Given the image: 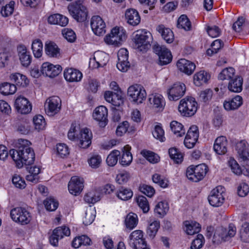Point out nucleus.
Returning <instances> with one entry per match:
<instances>
[{"mask_svg":"<svg viewBox=\"0 0 249 249\" xmlns=\"http://www.w3.org/2000/svg\"><path fill=\"white\" fill-rule=\"evenodd\" d=\"M243 79L237 75L231 80L228 84V89L233 92H240L242 90Z\"/></svg>","mask_w":249,"mask_h":249,"instance_id":"7c9ffc66","label":"nucleus"},{"mask_svg":"<svg viewBox=\"0 0 249 249\" xmlns=\"http://www.w3.org/2000/svg\"><path fill=\"white\" fill-rule=\"evenodd\" d=\"M138 219L136 214L133 213L132 215L128 214L125 219V224L127 228L132 230L137 225Z\"/></svg>","mask_w":249,"mask_h":249,"instance_id":"de8ad7c7","label":"nucleus"},{"mask_svg":"<svg viewBox=\"0 0 249 249\" xmlns=\"http://www.w3.org/2000/svg\"><path fill=\"white\" fill-rule=\"evenodd\" d=\"M177 27L178 28L183 29L185 31L191 29V23L187 16L182 15L178 20Z\"/></svg>","mask_w":249,"mask_h":249,"instance_id":"79ce46f5","label":"nucleus"},{"mask_svg":"<svg viewBox=\"0 0 249 249\" xmlns=\"http://www.w3.org/2000/svg\"><path fill=\"white\" fill-rule=\"evenodd\" d=\"M101 162V158L98 155H93L88 160L89 164L92 168H98L100 166Z\"/></svg>","mask_w":249,"mask_h":249,"instance_id":"13d9d810","label":"nucleus"},{"mask_svg":"<svg viewBox=\"0 0 249 249\" xmlns=\"http://www.w3.org/2000/svg\"><path fill=\"white\" fill-rule=\"evenodd\" d=\"M116 194L118 198L125 201L132 197L133 192L130 189L121 187Z\"/></svg>","mask_w":249,"mask_h":249,"instance_id":"ea45409f","label":"nucleus"},{"mask_svg":"<svg viewBox=\"0 0 249 249\" xmlns=\"http://www.w3.org/2000/svg\"><path fill=\"white\" fill-rule=\"evenodd\" d=\"M224 191L222 186H219L213 189L208 196L209 203L213 207H219L223 203L225 198L223 196Z\"/></svg>","mask_w":249,"mask_h":249,"instance_id":"4468645a","label":"nucleus"},{"mask_svg":"<svg viewBox=\"0 0 249 249\" xmlns=\"http://www.w3.org/2000/svg\"><path fill=\"white\" fill-rule=\"evenodd\" d=\"M131 147L126 145L124 146L123 153L120 160V163L123 166H128L132 162V155L130 152Z\"/></svg>","mask_w":249,"mask_h":249,"instance_id":"f704fd0d","label":"nucleus"},{"mask_svg":"<svg viewBox=\"0 0 249 249\" xmlns=\"http://www.w3.org/2000/svg\"><path fill=\"white\" fill-rule=\"evenodd\" d=\"M177 66L181 71L188 75L193 73L196 67L194 63L185 59L179 60Z\"/></svg>","mask_w":249,"mask_h":249,"instance_id":"4be33fe9","label":"nucleus"},{"mask_svg":"<svg viewBox=\"0 0 249 249\" xmlns=\"http://www.w3.org/2000/svg\"><path fill=\"white\" fill-rule=\"evenodd\" d=\"M210 78V75L205 71H200L194 76V83L196 86L199 87L206 83Z\"/></svg>","mask_w":249,"mask_h":249,"instance_id":"c9c22d12","label":"nucleus"},{"mask_svg":"<svg viewBox=\"0 0 249 249\" xmlns=\"http://www.w3.org/2000/svg\"><path fill=\"white\" fill-rule=\"evenodd\" d=\"M12 182L17 188L23 189L26 187L25 181L21 177L18 175H15L12 178Z\"/></svg>","mask_w":249,"mask_h":249,"instance_id":"052dcab7","label":"nucleus"},{"mask_svg":"<svg viewBox=\"0 0 249 249\" xmlns=\"http://www.w3.org/2000/svg\"><path fill=\"white\" fill-rule=\"evenodd\" d=\"M92 134L90 130L87 128L82 129L78 136L79 146L81 148H87L91 143Z\"/></svg>","mask_w":249,"mask_h":249,"instance_id":"6ab92c4d","label":"nucleus"},{"mask_svg":"<svg viewBox=\"0 0 249 249\" xmlns=\"http://www.w3.org/2000/svg\"><path fill=\"white\" fill-rule=\"evenodd\" d=\"M107 109L103 106L97 107L93 113V118L99 122L101 127H104L107 124Z\"/></svg>","mask_w":249,"mask_h":249,"instance_id":"f3484780","label":"nucleus"},{"mask_svg":"<svg viewBox=\"0 0 249 249\" xmlns=\"http://www.w3.org/2000/svg\"><path fill=\"white\" fill-rule=\"evenodd\" d=\"M84 188V181L78 177H71L68 184V189L70 193L74 196L78 195Z\"/></svg>","mask_w":249,"mask_h":249,"instance_id":"aec40b11","label":"nucleus"},{"mask_svg":"<svg viewBox=\"0 0 249 249\" xmlns=\"http://www.w3.org/2000/svg\"><path fill=\"white\" fill-rule=\"evenodd\" d=\"M56 152L57 155L62 158L67 157L69 154V148L64 143H59L56 145Z\"/></svg>","mask_w":249,"mask_h":249,"instance_id":"6e6d98bb","label":"nucleus"},{"mask_svg":"<svg viewBox=\"0 0 249 249\" xmlns=\"http://www.w3.org/2000/svg\"><path fill=\"white\" fill-rule=\"evenodd\" d=\"M53 233L61 239L64 237V236H69L70 235L71 231L68 227L62 226L55 228L53 231Z\"/></svg>","mask_w":249,"mask_h":249,"instance_id":"603ef678","label":"nucleus"},{"mask_svg":"<svg viewBox=\"0 0 249 249\" xmlns=\"http://www.w3.org/2000/svg\"><path fill=\"white\" fill-rule=\"evenodd\" d=\"M178 109L182 116L191 117L196 113L197 103L193 97L185 98L180 100Z\"/></svg>","mask_w":249,"mask_h":249,"instance_id":"39448f33","label":"nucleus"},{"mask_svg":"<svg viewBox=\"0 0 249 249\" xmlns=\"http://www.w3.org/2000/svg\"><path fill=\"white\" fill-rule=\"evenodd\" d=\"M35 128L38 131L43 129L46 126V122L43 116L38 115L33 118Z\"/></svg>","mask_w":249,"mask_h":249,"instance_id":"864d4df0","label":"nucleus"},{"mask_svg":"<svg viewBox=\"0 0 249 249\" xmlns=\"http://www.w3.org/2000/svg\"><path fill=\"white\" fill-rule=\"evenodd\" d=\"M10 80L18 88H25L29 83V80L25 75L19 72L13 73L10 74Z\"/></svg>","mask_w":249,"mask_h":249,"instance_id":"5701e85b","label":"nucleus"},{"mask_svg":"<svg viewBox=\"0 0 249 249\" xmlns=\"http://www.w3.org/2000/svg\"><path fill=\"white\" fill-rule=\"evenodd\" d=\"M160 227V222L155 221L151 223L147 230V235L153 239L157 234V232Z\"/></svg>","mask_w":249,"mask_h":249,"instance_id":"3c124183","label":"nucleus"},{"mask_svg":"<svg viewBox=\"0 0 249 249\" xmlns=\"http://www.w3.org/2000/svg\"><path fill=\"white\" fill-rule=\"evenodd\" d=\"M46 53L50 57H58L60 56V49L53 42L46 43L45 45Z\"/></svg>","mask_w":249,"mask_h":249,"instance_id":"72a5a7b5","label":"nucleus"},{"mask_svg":"<svg viewBox=\"0 0 249 249\" xmlns=\"http://www.w3.org/2000/svg\"><path fill=\"white\" fill-rule=\"evenodd\" d=\"M154 138L159 140L160 141L163 142L164 139V131L162 127L159 125L155 126L154 130L152 132Z\"/></svg>","mask_w":249,"mask_h":249,"instance_id":"0e129e2a","label":"nucleus"},{"mask_svg":"<svg viewBox=\"0 0 249 249\" xmlns=\"http://www.w3.org/2000/svg\"><path fill=\"white\" fill-rule=\"evenodd\" d=\"M169 154L170 158L176 163H180L183 159L182 154L176 148H171L169 149Z\"/></svg>","mask_w":249,"mask_h":249,"instance_id":"37998d69","label":"nucleus"},{"mask_svg":"<svg viewBox=\"0 0 249 249\" xmlns=\"http://www.w3.org/2000/svg\"><path fill=\"white\" fill-rule=\"evenodd\" d=\"M204 237L201 234L197 235V238L193 240L191 246V249H200L204 243Z\"/></svg>","mask_w":249,"mask_h":249,"instance_id":"680f3d73","label":"nucleus"},{"mask_svg":"<svg viewBox=\"0 0 249 249\" xmlns=\"http://www.w3.org/2000/svg\"><path fill=\"white\" fill-rule=\"evenodd\" d=\"M154 52L159 56V64L165 65L170 63L172 55L170 51L163 46L155 44L153 46Z\"/></svg>","mask_w":249,"mask_h":249,"instance_id":"9b49d317","label":"nucleus"},{"mask_svg":"<svg viewBox=\"0 0 249 249\" xmlns=\"http://www.w3.org/2000/svg\"><path fill=\"white\" fill-rule=\"evenodd\" d=\"M185 91V84L180 82L176 83L167 90L168 98L171 101H177L184 95Z\"/></svg>","mask_w":249,"mask_h":249,"instance_id":"ddd939ff","label":"nucleus"},{"mask_svg":"<svg viewBox=\"0 0 249 249\" xmlns=\"http://www.w3.org/2000/svg\"><path fill=\"white\" fill-rule=\"evenodd\" d=\"M48 22L50 24H57L61 26H66L68 22V18L59 14L50 16L48 18Z\"/></svg>","mask_w":249,"mask_h":249,"instance_id":"c756f323","label":"nucleus"},{"mask_svg":"<svg viewBox=\"0 0 249 249\" xmlns=\"http://www.w3.org/2000/svg\"><path fill=\"white\" fill-rule=\"evenodd\" d=\"M249 192V187L248 185L245 182L240 183L237 188L238 195L240 196L244 197L247 195Z\"/></svg>","mask_w":249,"mask_h":249,"instance_id":"774afa93","label":"nucleus"},{"mask_svg":"<svg viewBox=\"0 0 249 249\" xmlns=\"http://www.w3.org/2000/svg\"><path fill=\"white\" fill-rule=\"evenodd\" d=\"M82 76V73L79 71L73 68L66 69L64 71L65 79L70 82L80 81Z\"/></svg>","mask_w":249,"mask_h":249,"instance_id":"393cba45","label":"nucleus"},{"mask_svg":"<svg viewBox=\"0 0 249 249\" xmlns=\"http://www.w3.org/2000/svg\"><path fill=\"white\" fill-rule=\"evenodd\" d=\"M235 150L240 158L243 160H248L249 153L248 144L246 141L242 140L239 142H237L235 146Z\"/></svg>","mask_w":249,"mask_h":249,"instance_id":"bb28decb","label":"nucleus"},{"mask_svg":"<svg viewBox=\"0 0 249 249\" xmlns=\"http://www.w3.org/2000/svg\"><path fill=\"white\" fill-rule=\"evenodd\" d=\"M152 35L145 30L137 31L133 38V46L141 52H146L151 46Z\"/></svg>","mask_w":249,"mask_h":249,"instance_id":"f03ea898","label":"nucleus"},{"mask_svg":"<svg viewBox=\"0 0 249 249\" xmlns=\"http://www.w3.org/2000/svg\"><path fill=\"white\" fill-rule=\"evenodd\" d=\"M120 155V152L118 150L112 151L107 156L106 161L109 166H114L117 163L118 157Z\"/></svg>","mask_w":249,"mask_h":249,"instance_id":"8fccbe9b","label":"nucleus"},{"mask_svg":"<svg viewBox=\"0 0 249 249\" xmlns=\"http://www.w3.org/2000/svg\"><path fill=\"white\" fill-rule=\"evenodd\" d=\"M228 142L224 136H220L216 139L213 145V149L218 155H224L227 152Z\"/></svg>","mask_w":249,"mask_h":249,"instance_id":"b1692460","label":"nucleus"},{"mask_svg":"<svg viewBox=\"0 0 249 249\" xmlns=\"http://www.w3.org/2000/svg\"><path fill=\"white\" fill-rule=\"evenodd\" d=\"M223 46L224 43L221 40L216 39L212 43L211 49H208L206 53L208 55L212 56L213 54L216 53Z\"/></svg>","mask_w":249,"mask_h":249,"instance_id":"a18cd8bd","label":"nucleus"},{"mask_svg":"<svg viewBox=\"0 0 249 249\" xmlns=\"http://www.w3.org/2000/svg\"><path fill=\"white\" fill-rule=\"evenodd\" d=\"M27 140L20 139L17 144L16 148L9 151L10 156L15 162L18 168H21L23 165H29L34 163L35 154L33 149L29 147Z\"/></svg>","mask_w":249,"mask_h":249,"instance_id":"f257e3e1","label":"nucleus"},{"mask_svg":"<svg viewBox=\"0 0 249 249\" xmlns=\"http://www.w3.org/2000/svg\"><path fill=\"white\" fill-rule=\"evenodd\" d=\"M150 103L153 105V107L157 109V111H161L163 109L165 102L163 97L160 94L152 95L149 98Z\"/></svg>","mask_w":249,"mask_h":249,"instance_id":"473e14b6","label":"nucleus"},{"mask_svg":"<svg viewBox=\"0 0 249 249\" xmlns=\"http://www.w3.org/2000/svg\"><path fill=\"white\" fill-rule=\"evenodd\" d=\"M139 206L142 210L144 213H147L149 210V205L147 198L142 196H139L137 198Z\"/></svg>","mask_w":249,"mask_h":249,"instance_id":"5fc2aeb1","label":"nucleus"},{"mask_svg":"<svg viewBox=\"0 0 249 249\" xmlns=\"http://www.w3.org/2000/svg\"><path fill=\"white\" fill-rule=\"evenodd\" d=\"M10 216L13 221L21 225L28 224L31 219L30 213L23 207H16L12 209Z\"/></svg>","mask_w":249,"mask_h":249,"instance_id":"6e6552de","label":"nucleus"},{"mask_svg":"<svg viewBox=\"0 0 249 249\" xmlns=\"http://www.w3.org/2000/svg\"><path fill=\"white\" fill-rule=\"evenodd\" d=\"M236 76L235 75L234 69L233 68L229 67L223 70L219 74L218 78L221 80L227 79L230 81Z\"/></svg>","mask_w":249,"mask_h":249,"instance_id":"a19ab883","label":"nucleus"},{"mask_svg":"<svg viewBox=\"0 0 249 249\" xmlns=\"http://www.w3.org/2000/svg\"><path fill=\"white\" fill-rule=\"evenodd\" d=\"M240 238L244 242H249V223H244L240 230Z\"/></svg>","mask_w":249,"mask_h":249,"instance_id":"49530a36","label":"nucleus"},{"mask_svg":"<svg viewBox=\"0 0 249 249\" xmlns=\"http://www.w3.org/2000/svg\"><path fill=\"white\" fill-rule=\"evenodd\" d=\"M18 55L21 65L27 67L32 62V56L30 52L27 51L25 46L20 45L18 47Z\"/></svg>","mask_w":249,"mask_h":249,"instance_id":"412c9836","label":"nucleus"},{"mask_svg":"<svg viewBox=\"0 0 249 249\" xmlns=\"http://www.w3.org/2000/svg\"><path fill=\"white\" fill-rule=\"evenodd\" d=\"M125 18L128 24L133 26L138 25L141 21V17L138 12L134 9H127L125 14Z\"/></svg>","mask_w":249,"mask_h":249,"instance_id":"a878e982","label":"nucleus"},{"mask_svg":"<svg viewBox=\"0 0 249 249\" xmlns=\"http://www.w3.org/2000/svg\"><path fill=\"white\" fill-rule=\"evenodd\" d=\"M242 98L236 95L229 101L224 102V107L226 110H232L238 108L242 105Z\"/></svg>","mask_w":249,"mask_h":249,"instance_id":"c85d7f7f","label":"nucleus"},{"mask_svg":"<svg viewBox=\"0 0 249 249\" xmlns=\"http://www.w3.org/2000/svg\"><path fill=\"white\" fill-rule=\"evenodd\" d=\"M152 179L154 182L158 184L161 187L165 188L168 186V181L158 174L153 175Z\"/></svg>","mask_w":249,"mask_h":249,"instance_id":"bf43d9fd","label":"nucleus"},{"mask_svg":"<svg viewBox=\"0 0 249 249\" xmlns=\"http://www.w3.org/2000/svg\"><path fill=\"white\" fill-rule=\"evenodd\" d=\"M126 38V35L123 29L119 28H113L110 34L106 36L105 38V42L109 45L118 46L122 44V42Z\"/></svg>","mask_w":249,"mask_h":249,"instance_id":"0eeeda50","label":"nucleus"},{"mask_svg":"<svg viewBox=\"0 0 249 249\" xmlns=\"http://www.w3.org/2000/svg\"><path fill=\"white\" fill-rule=\"evenodd\" d=\"M83 1L79 0L70 3L68 6L70 15L78 22H84L87 19L88 10L83 5Z\"/></svg>","mask_w":249,"mask_h":249,"instance_id":"20e7f679","label":"nucleus"},{"mask_svg":"<svg viewBox=\"0 0 249 249\" xmlns=\"http://www.w3.org/2000/svg\"><path fill=\"white\" fill-rule=\"evenodd\" d=\"M64 37L69 42H73L76 38L74 32L71 29H64L62 30Z\"/></svg>","mask_w":249,"mask_h":249,"instance_id":"338daca9","label":"nucleus"},{"mask_svg":"<svg viewBox=\"0 0 249 249\" xmlns=\"http://www.w3.org/2000/svg\"><path fill=\"white\" fill-rule=\"evenodd\" d=\"M236 232V228L232 223L228 226V230L223 227L216 228L213 236L212 241L214 244H219L222 242L229 240L233 237Z\"/></svg>","mask_w":249,"mask_h":249,"instance_id":"7ed1b4c3","label":"nucleus"},{"mask_svg":"<svg viewBox=\"0 0 249 249\" xmlns=\"http://www.w3.org/2000/svg\"><path fill=\"white\" fill-rule=\"evenodd\" d=\"M78 130L76 129L75 124H72L71 127L68 133V138L72 141H78Z\"/></svg>","mask_w":249,"mask_h":249,"instance_id":"69168bd1","label":"nucleus"},{"mask_svg":"<svg viewBox=\"0 0 249 249\" xmlns=\"http://www.w3.org/2000/svg\"><path fill=\"white\" fill-rule=\"evenodd\" d=\"M185 227V231L189 235H193L198 233L201 229L200 224L196 222L185 221L184 222Z\"/></svg>","mask_w":249,"mask_h":249,"instance_id":"e433bc0d","label":"nucleus"},{"mask_svg":"<svg viewBox=\"0 0 249 249\" xmlns=\"http://www.w3.org/2000/svg\"><path fill=\"white\" fill-rule=\"evenodd\" d=\"M140 191L148 197H152L155 194V190L153 187L146 184H143L140 186Z\"/></svg>","mask_w":249,"mask_h":249,"instance_id":"e2e57ef3","label":"nucleus"},{"mask_svg":"<svg viewBox=\"0 0 249 249\" xmlns=\"http://www.w3.org/2000/svg\"><path fill=\"white\" fill-rule=\"evenodd\" d=\"M32 50L35 57L39 58L42 56L43 44L40 39H36L33 41Z\"/></svg>","mask_w":249,"mask_h":249,"instance_id":"4c0bfd02","label":"nucleus"},{"mask_svg":"<svg viewBox=\"0 0 249 249\" xmlns=\"http://www.w3.org/2000/svg\"><path fill=\"white\" fill-rule=\"evenodd\" d=\"M170 127L172 131L178 136L181 137L185 133L182 124L177 121H173L170 123Z\"/></svg>","mask_w":249,"mask_h":249,"instance_id":"c03bdc74","label":"nucleus"},{"mask_svg":"<svg viewBox=\"0 0 249 249\" xmlns=\"http://www.w3.org/2000/svg\"><path fill=\"white\" fill-rule=\"evenodd\" d=\"M141 154L151 163H157L159 161V156L153 152L143 150L142 151Z\"/></svg>","mask_w":249,"mask_h":249,"instance_id":"09e8293b","label":"nucleus"},{"mask_svg":"<svg viewBox=\"0 0 249 249\" xmlns=\"http://www.w3.org/2000/svg\"><path fill=\"white\" fill-rule=\"evenodd\" d=\"M90 25L93 32L96 35L101 36L105 34L106 24L100 16H93L91 19Z\"/></svg>","mask_w":249,"mask_h":249,"instance_id":"2eb2a0df","label":"nucleus"},{"mask_svg":"<svg viewBox=\"0 0 249 249\" xmlns=\"http://www.w3.org/2000/svg\"><path fill=\"white\" fill-rule=\"evenodd\" d=\"M59 65H54L48 62L44 63L41 66V72L46 76L53 78L57 76L62 71Z\"/></svg>","mask_w":249,"mask_h":249,"instance_id":"dca6fc26","label":"nucleus"},{"mask_svg":"<svg viewBox=\"0 0 249 249\" xmlns=\"http://www.w3.org/2000/svg\"><path fill=\"white\" fill-rule=\"evenodd\" d=\"M169 211V206L167 202L162 201L156 204L154 209V212L159 216H164Z\"/></svg>","mask_w":249,"mask_h":249,"instance_id":"58836bf2","label":"nucleus"},{"mask_svg":"<svg viewBox=\"0 0 249 249\" xmlns=\"http://www.w3.org/2000/svg\"><path fill=\"white\" fill-rule=\"evenodd\" d=\"M127 95L132 101L137 104H141L145 99L146 93L145 89L141 85H134L130 86L127 89Z\"/></svg>","mask_w":249,"mask_h":249,"instance_id":"9d476101","label":"nucleus"},{"mask_svg":"<svg viewBox=\"0 0 249 249\" xmlns=\"http://www.w3.org/2000/svg\"><path fill=\"white\" fill-rule=\"evenodd\" d=\"M61 100L56 96H52L46 100L45 107L46 113L51 116L57 114L61 108Z\"/></svg>","mask_w":249,"mask_h":249,"instance_id":"f8f14e48","label":"nucleus"},{"mask_svg":"<svg viewBox=\"0 0 249 249\" xmlns=\"http://www.w3.org/2000/svg\"><path fill=\"white\" fill-rule=\"evenodd\" d=\"M207 171L208 167L205 164L191 165L187 169L186 177L190 180L198 182L204 178Z\"/></svg>","mask_w":249,"mask_h":249,"instance_id":"423d86ee","label":"nucleus"},{"mask_svg":"<svg viewBox=\"0 0 249 249\" xmlns=\"http://www.w3.org/2000/svg\"><path fill=\"white\" fill-rule=\"evenodd\" d=\"M157 31L161 34L162 38L168 43H172L174 40V35L172 31L166 28L162 24L159 25L156 29Z\"/></svg>","mask_w":249,"mask_h":249,"instance_id":"cd10ccee","label":"nucleus"},{"mask_svg":"<svg viewBox=\"0 0 249 249\" xmlns=\"http://www.w3.org/2000/svg\"><path fill=\"white\" fill-rule=\"evenodd\" d=\"M229 164L232 171L235 174L240 175L243 174L246 176H249V168L244 167L243 169L241 168L233 158H230L229 161Z\"/></svg>","mask_w":249,"mask_h":249,"instance_id":"2f4dec72","label":"nucleus"},{"mask_svg":"<svg viewBox=\"0 0 249 249\" xmlns=\"http://www.w3.org/2000/svg\"><path fill=\"white\" fill-rule=\"evenodd\" d=\"M44 204L47 210L55 211L58 206V202L53 198H47L44 201Z\"/></svg>","mask_w":249,"mask_h":249,"instance_id":"4d7b16f0","label":"nucleus"},{"mask_svg":"<svg viewBox=\"0 0 249 249\" xmlns=\"http://www.w3.org/2000/svg\"><path fill=\"white\" fill-rule=\"evenodd\" d=\"M14 106L18 112L21 114H27L32 110V105L28 100L21 96L17 98Z\"/></svg>","mask_w":249,"mask_h":249,"instance_id":"a211bd4d","label":"nucleus"},{"mask_svg":"<svg viewBox=\"0 0 249 249\" xmlns=\"http://www.w3.org/2000/svg\"><path fill=\"white\" fill-rule=\"evenodd\" d=\"M142 231L136 230L129 235L128 244L133 249H150L143 238Z\"/></svg>","mask_w":249,"mask_h":249,"instance_id":"1a4fd4ad","label":"nucleus"}]
</instances>
